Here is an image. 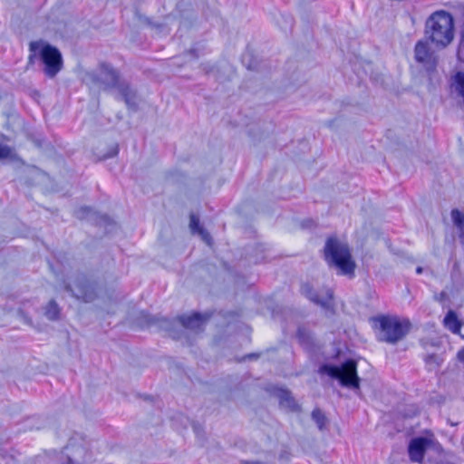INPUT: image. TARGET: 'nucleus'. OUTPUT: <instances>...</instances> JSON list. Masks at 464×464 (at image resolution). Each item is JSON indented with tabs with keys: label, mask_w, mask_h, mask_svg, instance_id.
I'll return each instance as SVG.
<instances>
[{
	"label": "nucleus",
	"mask_w": 464,
	"mask_h": 464,
	"mask_svg": "<svg viewBox=\"0 0 464 464\" xmlns=\"http://www.w3.org/2000/svg\"><path fill=\"white\" fill-rule=\"evenodd\" d=\"M324 257L330 267L339 270V274L353 276L356 267L347 244L341 242L337 237H329L324 246Z\"/></svg>",
	"instance_id": "f257e3e1"
},
{
	"label": "nucleus",
	"mask_w": 464,
	"mask_h": 464,
	"mask_svg": "<svg viewBox=\"0 0 464 464\" xmlns=\"http://www.w3.org/2000/svg\"><path fill=\"white\" fill-rule=\"evenodd\" d=\"M372 327L377 339L391 344L402 340L411 330L409 320H401L397 316L378 315L372 318Z\"/></svg>",
	"instance_id": "f03ea898"
},
{
	"label": "nucleus",
	"mask_w": 464,
	"mask_h": 464,
	"mask_svg": "<svg viewBox=\"0 0 464 464\" xmlns=\"http://www.w3.org/2000/svg\"><path fill=\"white\" fill-rule=\"evenodd\" d=\"M28 63L33 64L38 53L44 63V72L49 78H54L63 67V60L59 49L48 43L32 41L29 44Z\"/></svg>",
	"instance_id": "7ed1b4c3"
},
{
	"label": "nucleus",
	"mask_w": 464,
	"mask_h": 464,
	"mask_svg": "<svg viewBox=\"0 0 464 464\" xmlns=\"http://www.w3.org/2000/svg\"><path fill=\"white\" fill-rule=\"evenodd\" d=\"M454 22L446 11L433 13L426 21L425 34L436 45L447 46L453 39Z\"/></svg>",
	"instance_id": "20e7f679"
},
{
	"label": "nucleus",
	"mask_w": 464,
	"mask_h": 464,
	"mask_svg": "<svg viewBox=\"0 0 464 464\" xmlns=\"http://www.w3.org/2000/svg\"><path fill=\"white\" fill-rule=\"evenodd\" d=\"M319 372L327 374L331 378L338 380L340 384L343 387L353 390L360 389V378L357 374V363L352 359L346 360L340 366L323 364L319 368Z\"/></svg>",
	"instance_id": "39448f33"
},
{
	"label": "nucleus",
	"mask_w": 464,
	"mask_h": 464,
	"mask_svg": "<svg viewBox=\"0 0 464 464\" xmlns=\"http://www.w3.org/2000/svg\"><path fill=\"white\" fill-rule=\"evenodd\" d=\"M106 78L109 82L105 84V89L116 88L119 90L122 99L129 108H134L136 103V92L127 83L121 80L119 72L108 65L102 66Z\"/></svg>",
	"instance_id": "423d86ee"
},
{
	"label": "nucleus",
	"mask_w": 464,
	"mask_h": 464,
	"mask_svg": "<svg viewBox=\"0 0 464 464\" xmlns=\"http://www.w3.org/2000/svg\"><path fill=\"white\" fill-rule=\"evenodd\" d=\"M301 294L309 299L311 302L320 305L326 311L334 312V292L330 288H324L320 292L315 291L308 283H304L301 285Z\"/></svg>",
	"instance_id": "0eeeda50"
},
{
	"label": "nucleus",
	"mask_w": 464,
	"mask_h": 464,
	"mask_svg": "<svg viewBox=\"0 0 464 464\" xmlns=\"http://www.w3.org/2000/svg\"><path fill=\"white\" fill-rule=\"evenodd\" d=\"M414 58L417 63L423 65L427 72L435 71L438 64L436 53L430 50L427 41L420 40L415 44Z\"/></svg>",
	"instance_id": "6e6552de"
},
{
	"label": "nucleus",
	"mask_w": 464,
	"mask_h": 464,
	"mask_svg": "<svg viewBox=\"0 0 464 464\" xmlns=\"http://www.w3.org/2000/svg\"><path fill=\"white\" fill-rule=\"evenodd\" d=\"M433 440L426 437H416L411 440L408 446V454L411 462L420 463L428 447Z\"/></svg>",
	"instance_id": "1a4fd4ad"
},
{
	"label": "nucleus",
	"mask_w": 464,
	"mask_h": 464,
	"mask_svg": "<svg viewBox=\"0 0 464 464\" xmlns=\"http://www.w3.org/2000/svg\"><path fill=\"white\" fill-rule=\"evenodd\" d=\"M207 319L206 316L199 313H194L189 315L183 314L179 317V321L185 328L197 332L203 331Z\"/></svg>",
	"instance_id": "9d476101"
},
{
	"label": "nucleus",
	"mask_w": 464,
	"mask_h": 464,
	"mask_svg": "<svg viewBox=\"0 0 464 464\" xmlns=\"http://www.w3.org/2000/svg\"><path fill=\"white\" fill-rule=\"evenodd\" d=\"M296 338L300 345L306 351H312L314 346V340L311 331L304 325H300L296 331Z\"/></svg>",
	"instance_id": "9b49d317"
},
{
	"label": "nucleus",
	"mask_w": 464,
	"mask_h": 464,
	"mask_svg": "<svg viewBox=\"0 0 464 464\" xmlns=\"http://www.w3.org/2000/svg\"><path fill=\"white\" fill-rule=\"evenodd\" d=\"M444 324L453 334H459L461 328V323L453 311L448 312L444 318Z\"/></svg>",
	"instance_id": "f8f14e48"
},
{
	"label": "nucleus",
	"mask_w": 464,
	"mask_h": 464,
	"mask_svg": "<svg viewBox=\"0 0 464 464\" xmlns=\"http://www.w3.org/2000/svg\"><path fill=\"white\" fill-rule=\"evenodd\" d=\"M76 286L80 292V295L77 298L82 299L84 302H91L94 299L93 286L90 283L81 282L77 283Z\"/></svg>",
	"instance_id": "ddd939ff"
},
{
	"label": "nucleus",
	"mask_w": 464,
	"mask_h": 464,
	"mask_svg": "<svg viewBox=\"0 0 464 464\" xmlns=\"http://www.w3.org/2000/svg\"><path fill=\"white\" fill-rule=\"evenodd\" d=\"M190 229L193 233H198L202 236V237L206 240V242L210 245L211 244V237L205 231V229L201 227L199 218L198 216L191 214L190 215V222H189Z\"/></svg>",
	"instance_id": "4468645a"
},
{
	"label": "nucleus",
	"mask_w": 464,
	"mask_h": 464,
	"mask_svg": "<svg viewBox=\"0 0 464 464\" xmlns=\"http://www.w3.org/2000/svg\"><path fill=\"white\" fill-rule=\"evenodd\" d=\"M451 87L464 103V72H458L452 77Z\"/></svg>",
	"instance_id": "2eb2a0df"
},
{
	"label": "nucleus",
	"mask_w": 464,
	"mask_h": 464,
	"mask_svg": "<svg viewBox=\"0 0 464 464\" xmlns=\"http://www.w3.org/2000/svg\"><path fill=\"white\" fill-rule=\"evenodd\" d=\"M311 417L320 430H324L327 429L329 422L328 419L319 408L313 410Z\"/></svg>",
	"instance_id": "dca6fc26"
},
{
	"label": "nucleus",
	"mask_w": 464,
	"mask_h": 464,
	"mask_svg": "<svg viewBox=\"0 0 464 464\" xmlns=\"http://www.w3.org/2000/svg\"><path fill=\"white\" fill-rule=\"evenodd\" d=\"M423 359L429 371L439 368L442 362V360L435 353L427 354Z\"/></svg>",
	"instance_id": "f3484780"
},
{
	"label": "nucleus",
	"mask_w": 464,
	"mask_h": 464,
	"mask_svg": "<svg viewBox=\"0 0 464 464\" xmlns=\"http://www.w3.org/2000/svg\"><path fill=\"white\" fill-rule=\"evenodd\" d=\"M45 315L52 320H55L60 315V308L54 300H51L45 308Z\"/></svg>",
	"instance_id": "a211bd4d"
},
{
	"label": "nucleus",
	"mask_w": 464,
	"mask_h": 464,
	"mask_svg": "<svg viewBox=\"0 0 464 464\" xmlns=\"http://www.w3.org/2000/svg\"><path fill=\"white\" fill-rule=\"evenodd\" d=\"M451 218L455 224V226L459 228L464 227V213L459 211V209L451 210Z\"/></svg>",
	"instance_id": "6ab92c4d"
},
{
	"label": "nucleus",
	"mask_w": 464,
	"mask_h": 464,
	"mask_svg": "<svg viewBox=\"0 0 464 464\" xmlns=\"http://www.w3.org/2000/svg\"><path fill=\"white\" fill-rule=\"evenodd\" d=\"M420 345L422 346V348L424 350H429L430 348L431 347H438L439 346V342L437 341H434L432 339H421L420 341Z\"/></svg>",
	"instance_id": "aec40b11"
},
{
	"label": "nucleus",
	"mask_w": 464,
	"mask_h": 464,
	"mask_svg": "<svg viewBox=\"0 0 464 464\" xmlns=\"http://www.w3.org/2000/svg\"><path fill=\"white\" fill-rule=\"evenodd\" d=\"M11 155V149L8 146L0 145V160L8 158Z\"/></svg>",
	"instance_id": "412c9836"
},
{
	"label": "nucleus",
	"mask_w": 464,
	"mask_h": 464,
	"mask_svg": "<svg viewBox=\"0 0 464 464\" xmlns=\"http://www.w3.org/2000/svg\"><path fill=\"white\" fill-rule=\"evenodd\" d=\"M457 358L464 364V347L458 352Z\"/></svg>",
	"instance_id": "4be33fe9"
},
{
	"label": "nucleus",
	"mask_w": 464,
	"mask_h": 464,
	"mask_svg": "<svg viewBox=\"0 0 464 464\" xmlns=\"http://www.w3.org/2000/svg\"><path fill=\"white\" fill-rule=\"evenodd\" d=\"M458 229L459 230V237L460 243L462 245H464V226L459 227V228H458Z\"/></svg>",
	"instance_id": "5701e85b"
},
{
	"label": "nucleus",
	"mask_w": 464,
	"mask_h": 464,
	"mask_svg": "<svg viewBox=\"0 0 464 464\" xmlns=\"http://www.w3.org/2000/svg\"><path fill=\"white\" fill-rule=\"evenodd\" d=\"M314 222L312 220H305L304 222H302V227H311L313 226Z\"/></svg>",
	"instance_id": "b1692460"
},
{
	"label": "nucleus",
	"mask_w": 464,
	"mask_h": 464,
	"mask_svg": "<svg viewBox=\"0 0 464 464\" xmlns=\"http://www.w3.org/2000/svg\"><path fill=\"white\" fill-rule=\"evenodd\" d=\"M334 122H335V120H332V121H327V123H326V124H327V126H328L329 128H333V127H334Z\"/></svg>",
	"instance_id": "393cba45"
},
{
	"label": "nucleus",
	"mask_w": 464,
	"mask_h": 464,
	"mask_svg": "<svg viewBox=\"0 0 464 464\" xmlns=\"http://www.w3.org/2000/svg\"><path fill=\"white\" fill-rule=\"evenodd\" d=\"M291 409H292V411H296L298 409V405L296 403H295L293 401H292Z\"/></svg>",
	"instance_id": "a878e982"
},
{
	"label": "nucleus",
	"mask_w": 464,
	"mask_h": 464,
	"mask_svg": "<svg viewBox=\"0 0 464 464\" xmlns=\"http://www.w3.org/2000/svg\"><path fill=\"white\" fill-rule=\"evenodd\" d=\"M445 297H446V293H445V292H441V293L440 294V298H439V300H443Z\"/></svg>",
	"instance_id": "bb28decb"
},
{
	"label": "nucleus",
	"mask_w": 464,
	"mask_h": 464,
	"mask_svg": "<svg viewBox=\"0 0 464 464\" xmlns=\"http://www.w3.org/2000/svg\"><path fill=\"white\" fill-rule=\"evenodd\" d=\"M422 271H423V268H422L421 266H418V267L416 268V273H417V274H421V273H422Z\"/></svg>",
	"instance_id": "cd10ccee"
},
{
	"label": "nucleus",
	"mask_w": 464,
	"mask_h": 464,
	"mask_svg": "<svg viewBox=\"0 0 464 464\" xmlns=\"http://www.w3.org/2000/svg\"><path fill=\"white\" fill-rule=\"evenodd\" d=\"M66 289H67V291L72 292V294L73 295V290L70 285H66Z\"/></svg>",
	"instance_id": "c85d7f7f"
},
{
	"label": "nucleus",
	"mask_w": 464,
	"mask_h": 464,
	"mask_svg": "<svg viewBox=\"0 0 464 464\" xmlns=\"http://www.w3.org/2000/svg\"><path fill=\"white\" fill-rule=\"evenodd\" d=\"M247 357L250 358V359H253V358H256L257 355L255 354V353H251V354H248Z\"/></svg>",
	"instance_id": "c756f323"
},
{
	"label": "nucleus",
	"mask_w": 464,
	"mask_h": 464,
	"mask_svg": "<svg viewBox=\"0 0 464 464\" xmlns=\"http://www.w3.org/2000/svg\"><path fill=\"white\" fill-rule=\"evenodd\" d=\"M448 423H450L451 426L457 425V423H453V421L448 420Z\"/></svg>",
	"instance_id": "7c9ffc66"
},
{
	"label": "nucleus",
	"mask_w": 464,
	"mask_h": 464,
	"mask_svg": "<svg viewBox=\"0 0 464 464\" xmlns=\"http://www.w3.org/2000/svg\"><path fill=\"white\" fill-rule=\"evenodd\" d=\"M448 423H450L451 426L457 425V423H453V421L448 420Z\"/></svg>",
	"instance_id": "2f4dec72"
}]
</instances>
